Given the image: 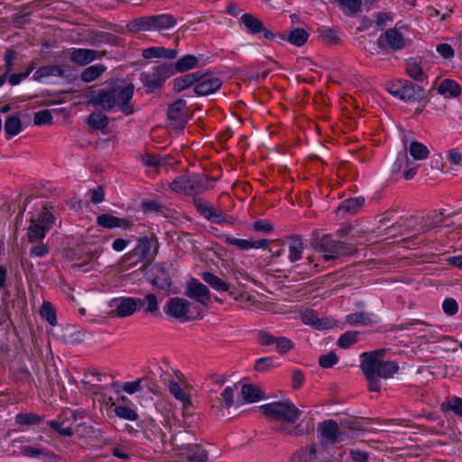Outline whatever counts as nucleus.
I'll use <instances>...</instances> for the list:
<instances>
[{"label":"nucleus","instance_id":"nucleus-9","mask_svg":"<svg viewBox=\"0 0 462 462\" xmlns=\"http://www.w3.org/2000/svg\"><path fill=\"white\" fill-rule=\"evenodd\" d=\"M192 203L197 211L212 223L232 225L235 222V218L232 216L226 215L222 210L209 206L202 198H193Z\"/></svg>","mask_w":462,"mask_h":462},{"label":"nucleus","instance_id":"nucleus-8","mask_svg":"<svg viewBox=\"0 0 462 462\" xmlns=\"http://www.w3.org/2000/svg\"><path fill=\"white\" fill-rule=\"evenodd\" d=\"M144 277L158 291H168L171 286V278L163 263L151 264L143 271Z\"/></svg>","mask_w":462,"mask_h":462},{"label":"nucleus","instance_id":"nucleus-57","mask_svg":"<svg viewBox=\"0 0 462 462\" xmlns=\"http://www.w3.org/2000/svg\"><path fill=\"white\" fill-rule=\"evenodd\" d=\"M275 358L273 356L261 357L254 363V370L257 372H267L277 365H275Z\"/></svg>","mask_w":462,"mask_h":462},{"label":"nucleus","instance_id":"nucleus-48","mask_svg":"<svg viewBox=\"0 0 462 462\" xmlns=\"http://www.w3.org/2000/svg\"><path fill=\"white\" fill-rule=\"evenodd\" d=\"M169 391L177 400L180 401L183 403L184 407L191 405L189 396L185 393V391L178 382L173 380L170 381Z\"/></svg>","mask_w":462,"mask_h":462},{"label":"nucleus","instance_id":"nucleus-45","mask_svg":"<svg viewBox=\"0 0 462 462\" xmlns=\"http://www.w3.org/2000/svg\"><path fill=\"white\" fill-rule=\"evenodd\" d=\"M346 322L350 326H367L374 323L370 314L357 311L346 316Z\"/></svg>","mask_w":462,"mask_h":462},{"label":"nucleus","instance_id":"nucleus-64","mask_svg":"<svg viewBox=\"0 0 462 462\" xmlns=\"http://www.w3.org/2000/svg\"><path fill=\"white\" fill-rule=\"evenodd\" d=\"M338 362V357L335 352L330 351L326 355H322L319 358V365L322 368H330Z\"/></svg>","mask_w":462,"mask_h":462},{"label":"nucleus","instance_id":"nucleus-1","mask_svg":"<svg viewBox=\"0 0 462 462\" xmlns=\"http://www.w3.org/2000/svg\"><path fill=\"white\" fill-rule=\"evenodd\" d=\"M384 354V349H377L361 355L360 367L367 380L370 392H380V378H390L399 370L396 362L383 359Z\"/></svg>","mask_w":462,"mask_h":462},{"label":"nucleus","instance_id":"nucleus-27","mask_svg":"<svg viewBox=\"0 0 462 462\" xmlns=\"http://www.w3.org/2000/svg\"><path fill=\"white\" fill-rule=\"evenodd\" d=\"M150 17L152 31L171 29L177 24V19L170 14H154Z\"/></svg>","mask_w":462,"mask_h":462},{"label":"nucleus","instance_id":"nucleus-47","mask_svg":"<svg viewBox=\"0 0 462 462\" xmlns=\"http://www.w3.org/2000/svg\"><path fill=\"white\" fill-rule=\"evenodd\" d=\"M88 125L94 130H103L109 124V117L103 113L93 112L88 117Z\"/></svg>","mask_w":462,"mask_h":462},{"label":"nucleus","instance_id":"nucleus-14","mask_svg":"<svg viewBox=\"0 0 462 462\" xmlns=\"http://www.w3.org/2000/svg\"><path fill=\"white\" fill-rule=\"evenodd\" d=\"M185 295L205 307H208L210 302V291L208 288L196 278H191L187 283Z\"/></svg>","mask_w":462,"mask_h":462},{"label":"nucleus","instance_id":"nucleus-50","mask_svg":"<svg viewBox=\"0 0 462 462\" xmlns=\"http://www.w3.org/2000/svg\"><path fill=\"white\" fill-rule=\"evenodd\" d=\"M42 319H45L50 325H57L56 310L50 301H44L40 310Z\"/></svg>","mask_w":462,"mask_h":462},{"label":"nucleus","instance_id":"nucleus-13","mask_svg":"<svg viewBox=\"0 0 462 462\" xmlns=\"http://www.w3.org/2000/svg\"><path fill=\"white\" fill-rule=\"evenodd\" d=\"M240 23L244 24L247 33H262L263 37L269 41H273L276 38V35L271 30L264 27L260 19L251 14H244L240 17Z\"/></svg>","mask_w":462,"mask_h":462},{"label":"nucleus","instance_id":"nucleus-40","mask_svg":"<svg viewBox=\"0 0 462 462\" xmlns=\"http://www.w3.org/2000/svg\"><path fill=\"white\" fill-rule=\"evenodd\" d=\"M23 130L22 121L17 115L9 116L5 122V132L7 139L17 135Z\"/></svg>","mask_w":462,"mask_h":462},{"label":"nucleus","instance_id":"nucleus-63","mask_svg":"<svg viewBox=\"0 0 462 462\" xmlns=\"http://www.w3.org/2000/svg\"><path fill=\"white\" fill-rule=\"evenodd\" d=\"M208 402L217 417L224 416V410H226V404L219 396L209 397Z\"/></svg>","mask_w":462,"mask_h":462},{"label":"nucleus","instance_id":"nucleus-59","mask_svg":"<svg viewBox=\"0 0 462 462\" xmlns=\"http://www.w3.org/2000/svg\"><path fill=\"white\" fill-rule=\"evenodd\" d=\"M322 42L328 45L336 44L339 42L338 31L336 28H328L320 32Z\"/></svg>","mask_w":462,"mask_h":462},{"label":"nucleus","instance_id":"nucleus-53","mask_svg":"<svg viewBox=\"0 0 462 462\" xmlns=\"http://www.w3.org/2000/svg\"><path fill=\"white\" fill-rule=\"evenodd\" d=\"M359 332L346 331L337 339V345L341 348H348L358 341Z\"/></svg>","mask_w":462,"mask_h":462},{"label":"nucleus","instance_id":"nucleus-33","mask_svg":"<svg viewBox=\"0 0 462 462\" xmlns=\"http://www.w3.org/2000/svg\"><path fill=\"white\" fill-rule=\"evenodd\" d=\"M150 19V15L136 17L127 23L126 29L129 32L132 33L152 31Z\"/></svg>","mask_w":462,"mask_h":462},{"label":"nucleus","instance_id":"nucleus-19","mask_svg":"<svg viewBox=\"0 0 462 462\" xmlns=\"http://www.w3.org/2000/svg\"><path fill=\"white\" fill-rule=\"evenodd\" d=\"M321 437L329 444H337L343 440L346 433L340 431L338 424L334 420H324L318 428Z\"/></svg>","mask_w":462,"mask_h":462},{"label":"nucleus","instance_id":"nucleus-43","mask_svg":"<svg viewBox=\"0 0 462 462\" xmlns=\"http://www.w3.org/2000/svg\"><path fill=\"white\" fill-rule=\"evenodd\" d=\"M446 220V217L441 212H434L431 216H429L423 225L419 229V234H424L430 229L436 228L441 226Z\"/></svg>","mask_w":462,"mask_h":462},{"label":"nucleus","instance_id":"nucleus-62","mask_svg":"<svg viewBox=\"0 0 462 462\" xmlns=\"http://www.w3.org/2000/svg\"><path fill=\"white\" fill-rule=\"evenodd\" d=\"M275 348L278 353L283 355L294 348V343L288 337H277Z\"/></svg>","mask_w":462,"mask_h":462},{"label":"nucleus","instance_id":"nucleus-61","mask_svg":"<svg viewBox=\"0 0 462 462\" xmlns=\"http://www.w3.org/2000/svg\"><path fill=\"white\" fill-rule=\"evenodd\" d=\"M170 188L175 192L188 195V175L175 178L170 184Z\"/></svg>","mask_w":462,"mask_h":462},{"label":"nucleus","instance_id":"nucleus-2","mask_svg":"<svg viewBox=\"0 0 462 462\" xmlns=\"http://www.w3.org/2000/svg\"><path fill=\"white\" fill-rule=\"evenodd\" d=\"M53 208L52 206L44 205L37 217H32L30 219V226L27 227L28 241L36 243L30 249L31 257H43L50 252L49 246L42 243V240L55 224Z\"/></svg>","mask_w":462,"mask_h":462},{"label":"nucleus","instance_id":"nucleus-52","mask_svg":"<svg viewBox=\"0 0 462 462\" xmlns=\"http://www.w3.org/2000/svg\"><path fill=\"white\" fill-rule=\"evenodd\" d=\"M406 72L411 79L419 82H422L426 79L422 68L412 60L407 62Z\"/></svg>","mask_w":462,"mask_h":462},{"label":"nucleus","instance_id":"nucleus-3","mask_svg":"<svg viewBox=\"0 0 462 462\" xmlns=\"http://www.w3.org/2000/svg\"><path fill=\"white\" fill-rule=\"evenodd\" d=\"M310 245L315 251L324 253L325 262L352 255L357 251L354 245L337 239L332 234H323L319 230L312 232Z\"/></svg>","mask_w":462,"mask_h":462},{"label":"nucleus","instance_id":"nucleus-10","mask_svg":"<svg viewBox=\"0 0 462 462\" xmlns=\"http://www.w3.org/2000/svg\"><path fill=\"white\" fill-rule=\"evenodd\" d=\"M116 102V106L125 116L133 115L134 112L132 98L134 93V86L132 83L111 86Z\"/></svg>","mask_w":462,"mask_h":462},{"label":"nucleus","instance_id":"nucleus-5","mask_svg":"<svg viewBox=\"0 0 462 462\" xmlns=\"http://www.w3.org/2000/svg\"><path fill=\"white\" fill-rule=\"evenodd\" d=\"M260 409L269 420L282 421L287 424L295 423L301 415V411L289 400L263 404Z\"/></svg>","mask_w":462,"mask_h":462},{"label":"nucleus","instance_id":"nucleus-54","mask_svg":"<svg viewBox=\"0 0 462 462\" xmlns=\"http://www.w3.org/2000/svg\"><path fill=\"white\" fill-rule=\"evenodd\" d=\"M141 205L144 213L154 212L164 215L169 210L167 207L152 199L143 200Z\"/></svg>","mask_w":462,"mask_h":462},{"label":"nucleus","instance_id":"nucleus-12","mask_svg":"<svg viewBox=\"0 0 462 462\" xmlns=\"http://www.w3.org/2000/svg\"><path fill=\"white\" fill-rule=\"evenodd\" d=\"M168 119L173 129L182 131L188 123L187 104L182 98H179L168 107Z\"/></svg>","mask_w":462,"mask_h":462},{"label":"nucleus","instance_id":"nucleus-29","mask_svg":"<svg viewBox=\"0 0 462 462\" xmlns=\"http://www.w3.org/2000/svg\"><path fill=\"white\" fill-rule=\"evenodd\" d=\"M172 69V75L175 73H183L198 67L199 59L192 54H186L179 59L175 63H170Z\"/></svg>","mask_w":462,"mask_h":462},{"label":"nucleus","instance_id":"nucleus-44","mask_svg":"<svg viewBox=\"0 0 462 462\" xmlns=\"http://www.w3.org/2000/svg\"><path fill=\"white\" fill-rule=\"evenodd\" d=\"M106 68L103 64H95L85 69L80 74L83 82L89 83L99 78Z\"/></svg>","mask_w":462,"mask_h":462},{"label":"nucleus","instance_id":"nucleus-55","mask_svg":"<svg viewBox=\"0 0 462 462\" xmlns=\"http://www.w3.org/2000/svg\"><path fill=\"white\" fill-rule=\"evenodd\" d=\"M65 422V420H63L62 421L49 420L47 421V424L50 426V428L58 432L60 436L72 437L74 435L75 430H73L69 426H64Z\"/></svg>","mask_w":462,"mask_h":462},{"label":"nucleus","instance_id":"nucleus-49","mask_svg":"<svg viewBox=\"0 0 462 462\" xmlns=\"http://www.w3.org/2000/svg\"><path fill=\"white\" fill-rule=\"evenodd\" d=\"M369 423L370 420L367 418H362L360 420H341L340 427L354 431L367 430Z\"/></svg>","mask_w":462,"mask_h":462},{"label":"nucleus","instance_id":"nucleus-11","mask_svg":"<svg viewBox=\"0 0 462 462\" xmlns=\"http://www.w3.org/2000/svg\"><path fill=\"white\" fill-rule=\"evenodd\" d=\"M164 312L180 321H189L197 318L189 314V302L180 297L169 299L164 306Z\"/></svg>","mask_w":462,"mask_h":462},{"label":"nucleus","instance_id":"nucleus-18","mask_svg":"<svg viewBox=\"0 0 462 462\" xmlns=\"http://www.w3.org/2000/svg\"><path fill=\"white\" fill-rule=\"evenodd\" d=\"M223 82L217 77H211L202 72V78L196 82L193 91L199 97L208 96L217 91Z\"/></svg>","mask_w":462,"mask_h":462},{"label":"nucleus","instance_id":"nucleus-21","mask_svg":"<svg viewBox=\"0 0 462 462\" xmlns=\"http://www.w3.org/2000/svg\"><path fill=\"white\" fill-rule=\"evenodd\" d=\"M97 224L104 228L121 227L125 230H130L134 223L128 218H120L110 214H101L97 217Z\"/></svg>","mask_w":462,"mask_h":462},{"label":"nucleus","instance_id":"nucleus-32","mask_svg":"<svg viewBox=\"0 0 462 462\" xmlns=\"http://www.w3.org/2000/svg\"><path fill=\"white\" fill-rule=\"evenodd\" d=\"M286 239L291 241L289 245V260L291 263H295L302 257L304 249L302 239L297 235L290 236Z\"/></svg>","mask_w":462,"mask_h":462},{"label":"nucleus","instance_id":"nucleus-17","mask_svg":"<svg viewBox=\"0 0 462 462\" xmlns=\"http://www.w3.org/2000/svg\"><path fill=\"white\" fill-rule=\"evenodd\" d=\"M213 180L208 175L192 173L188 175V195L196 196L202 194L213 188Z\"/></svg>","mask_w":462,"mask_h":462},{"label":"nucleus","instance_id":"nucleus-51","mask_svg":"<svg viewBox=\"0 0 462 462\" xmlns=\"http://www.w3.org/2000/svg\"><path fill=\"white\" fill-rule=\"evenodd\" d=\"M114 412L120 419L130 421H137L139 420L138 413L131 407L125 405H116L114 408Z\"/></svg>","mask_w":462,"mask_h":462},{"label":"nucleus","instance_id":"nucleus-25","mask_svg":"<svg viewBox=\"0 0 462 462\" xmlns=\"http://www.w3.org/2000/svg\"><path fill=\"white\" fill-rule=\"evenodd\" d=\"M97 53L96 50L75 48L69 53V60L76 65L85 66L95 60Z\"/></svg>","mask_w":462,"mask_h":462},{"label":"nucleus","instance_id":"nucleus-26","mask_svg":"<svg viewBox=\"0 0 462 462\" xmlns=\"http://www.w3.org/2000/svg\"><path fill=\"white\" fill-rule=\"evenodd\" d=\"M202 78L201 71H195L187 73L183 76L178 77L173 80L172 89L173 91L180 93L192 85H196V82Z\"/></svg>","mask_w":462,"mask_h":462},{"label":"nucleus","instance_id":"nucleus-41","mask_svg":"<svg viewBox=\"0 0 462 462\" xmlns=\"http://www.w3.org/2000/svg\"><path fill=\"white\" fill-rule=\"evenodd\" d=\"M135 311L134 297L121 299L116 308V316L120 318L131 316Z\"/></svg>","mask_w":462,"mask_h":462},{"label":"nucleus","instance_id":"nucleus-24","mask_svg":"<svg viewBox=\"0 0 462 462\" xmlns=\"http://www.w3.org/2000/svg\"><path fill=\"white\" fill-rule=\"evenodd\" d=\"M136 311H143L152 315L159 311L157 296L153 293H148L144 298H134Z\"/></svg>","mask_w":462,"mask_h":462},{"label":"nucleus","instance_id":"nucleus-36","mask_svg":"<svg viewBox=\"0 0 462 462\" xmlns=\"http://www.w3.org/2000/svg\"><path fill=\"white\" fill-rule=\"evenodd\" d=\"M65 75L64 69L59 65H49L40 67L33 74L32 78L34 80H41L42 78L51 76H57L63 78Z\"/></svg>","mask_w":462,"mask_h":462},{"label":"nucleus","instance_id":"nucleus-7","mask_svg":"<svg viewBox=\"0 0 462 462\" xmlns=\"http://www.w3.org/2000/svg\"><path fill=\"white\" fill-rule=\"evenodd\" d=\"M172 76V69L170 63H162L154 66L150 71H143L140 75V80L148 92H153L163 86L166 79Z\"/></svg>","mask_w":462,"mask_h":462},{"label":"nucleus","instance_id":"nucleus-16","mask_svg":"<svg viewBox=\"0 0 462 462\" xmlns=\"http://www.w3.org/2000/svg\"><path fill=\"white\" fill-rule=\"evenodd\" d=\"M88 104L93 106H99L105 111H111L116 107V102L111 86L106 88L92 91L88 99Z\"/></svg>","mask_w":462,"mask_h":462},{"label":"nucleus","instance_id":"nucleus-20","mask_svg":"<svg viewBox=\"0 0 462 462\" xmlns=\"http://www.w3.org/2000/svg\"><path fill=\"white\" fill-rule=\"evenodd\" d=\"M125 430L130 434L143 432L148 439L155 438L162 433L161 429L153 420H137L136 427L125 424Z\"/></svg>","mask_w":462,"mask_h":462},{"label":"nucleus","instance_id":"nucleus-22","mask_svg":"<svg viewBox=\"0 0 462 462\" xmlns=\"http://www.w3.org/2000/svg\"><path fill=\"white\" fill-rule=\"evenodd\" d=\"M196 441L197 438L194 432L187 430H179L171 439L173 448L182 452L190 446L195 445Z\"/></svg>","mask_w":462,"mask_h":462},{"label":"nucleus","instance_id":"nucleus-60","mask_svg":"<svg viewBox=\"0 0 462 462\" xmlns=\"http://www.w3.org/2000/svg\"><path fill=\"white\" fill-rule=\"evenodd\" d=\"M17 57H18V52L15 50H13V49L6 50L5 56H4V60H5V72L4 73H5L6 75H9L13 71L14 66V61L17 59Z\"/></svg>","mask_w":462,"mask_h":462},{"label":"nucleus","instance_id":"nucleus-6","mask_svg":"<svg viewBox=\"0 0 462 462\" xmlns=\"http://www.w3.org/2000/svg\"><path fill=\"white\" fill-rule=\"evenodd\" d=\"M386 90L405 102L420 101L426 97L424 88L406 79L390 82Z\"/></svg>","mask_w":462,"mask_h":462},{"label":"nucleus","instance_id":"nucleus-37","mask_svg":"<svg viewBox=\"0 0 462 462\" xmlns=\"http://www.w3.org/2000/svg\"><path fill=\"white\" fill-rule=\"evenodd\" d=\"M438 92L448 97H457L461 93L460 86L453 79H444L438 86Z\"/></svg>","mask_w":462,"mask_h":462},{"label":"nucleus","instance_id":"nucleus-39","mask_svg":"<svg viewBox=\"0 0 462 462\" xmlns=\"http://www.w3.org/2000/svg\"><path fill=\"white\" fill-rule=\"evenodd\" d=\"M365 204V198L356 197L343 200L337 207L338 212L356 214Z\"/></svg>","mask_w":462,"mask_h":462},{"label":"nucleus","instance_id":"nucleus-4","mask_svg":"<svg viewBox=\"0 0 462 462\" xmlns=\"http://www.w3.org/2000/svg\"><path fill=\"white\" fill-rule=\"evenodd\" d=\"M159 241L154 234L151 236L138 238L135 247L122 257V263H129V267L137 266L140 263V271L150 267L159 251Z\"/></svg>","mask_w":462,"mask_h":462},{"label":"nucleus","instance_id":"nucleus-31","mask_svg":"<svg viewBox=\"0 0 462 462\" xmlns=\"http://www.w3.org/2000/svg\"><path fill=\"white\" fill-rule=\"evenodd\" d=\"M75 432L81 438L88 437L97 440H105V431L85 422L79 423L75 428Z\"/></svg>","mask_w":462,"mask_h":462},{"label":"nucleus","instance_id":"nucleus-23","mask_svg":"<svg viewBox=\"0 0 462 462\" xmlns=\"http://www.w3.org/2000/svg\"><path fill=\"white\" fill-rule=\"evenodd\" d=\"M289 462H319L315 445L301 447L292 453Z\"/></svg>","mask_w":462,"mask_h":462},{"label":"nucleus","instance_id":"nucleus-35","mask_svg":"<svg viewBox=\"0 0 462 462\" xmlns=\"http://www.w3.org/2000/svg\"><path fill=\"white\" fill-rule=\"evenodd\" d=\"M440 410L444 412H452L455 416L462 418V398L451 396L440 404Z\"/></svg>","mask_w":462,"mask_h":462},{"label":"nucleus","instance_id":"nucleus-30","mask_svg":"<svg viewBox=\"0 0 462 462\" xmlns=\"http://www.w3.org/2000/svg\"><path fill=\"white\" fill-rule=\"evenodd\" d=\"M309 33L303 28H295L290 32L288 35L285 33L278 34L281 41H288L290 43L300 47L308 41Z\"/></svg>","mask_w":462,"mask_h":462},{"label":"nucleus","instance_id":"nucleus-42","mask_svg":"<svg viewBox=\"0 0 462 462\" xmlns=\"http://www.w3.org/2000/svg\"><path fill=\"white\" fill-rule=\"evenodd\" d=\"M241 394L247 402H255L263 398V393L254 384H244L241 388Z\"/></svg>","mask_w":462,"mask_h":462},{"label":"nucleus","instance_id":"nucleus-58","mask_svg":"<svg viewBox=\"0 0 462 462\" xmlns=\"http://www.w3.org/2000/svg\"><path fill=\"white\" fill-rule=\"evenodd\" d=\"M222 239L226 245L236 246L240 250L246 251L251 249L250 240L239 239L227 235L223 236Z\"/></svg>","mask_w":462,"mask_h":462},{"label":"nucleus","instance_id":"nucleus-34","mask_svg":"<svg viewBox=\"0 0 462 462\" xmlns=\"http://www.w3.org/2000/svg\"><path fill=\"white\" fill-rule=\"evenodd\" d=\"M182 455L186 456L189 462H206L208 460V452L198 443L186 448Z\"/></svg>","mask_w":462,"mask_h":462},{"label":"nucleus","instance_id":"nucleus-46","mask_svg":"<svg viewBox=\"0 0 462 462\" xmlns=\"http://www.w3.org/2000/svg\"><path fill=\"white\" fill-rule=\"evenodd\" d=\"M406 150H408L411 156L417 161L425 160L430 155V150L427 146L417 141H412Z\"/></svg>","mask_w":462,"mask_h":462},{"label":"nucleus","instance_id":"nucleus-38","mask_svg":"<svg viewBox=\"0 0 462 462\" xmlns=\"http://www.w3.org/2000/svg\"><path fill=\"white\" fill-rule=\"evenodd\" d=\"M43 415H39L34 412H20L14 417L15 423L20 426H32L38 425L44 420Z\"/></svg>","mask_w":462,"mask_h":462},{"label":"nucleus","instance_id":"nucleus-56","mask_svg":"<svg viewBox=\"0 0 462 462\" xmlns=\"http://www.w3.org/2000/svg\"><path fill=\"white\" fill-rule=\"evenodd\" d=\"M21 453L23 456H26L29 457H37L42 455L46 460H50L56 457V455L54 453H43L41 448L32 447V446L22 447Z\"/></svg>","mask_w":462,"mask_h":462},{"label":"nucleus","instance_id":"nucleus-28","mask_svg":"<svg viewBox=\"0 0 462 462\" xmlns=\"http://www.w3.org/2000/svg\"><path fill=\"white\" fill-rule=\"evenodd\" d=\"M201 277L205 282L218 291H228L229 295L237 299L235 292L230 291L231 285L210 272H203Z\"/></svg>","mask_w":462,"mask_h":462},{"label":"nucleus","instance_id":"nucleus-15","mask_svg":"<svg viewBox=\"0 0 462 462\" xmlns=\"http://www.w3.org/2000/svg\"><path fill=\"white\" fill-rule=\"evenodd\" d=\"M377 44L383 50L390 48L392 51H396L405 47V39L397 29L390 28L379 37Z\"/></svg>","mask_w":462,"mask_h":462}]
</instances>
